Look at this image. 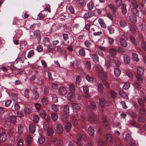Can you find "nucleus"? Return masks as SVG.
I'll list each match as a JSON object with an SVG mask.
<instances>
[{"mask_svg":"<svg viewBox=\"0 0 146 146\" xmlns=\"http://www.w3.org/2000/svg\"><path fill=\"white\" fill-rule=\"evenodd\" d=\"M86 138L85 135L78 134L76 136V144L78 146H83V143L82 140L85 141Z\"/></svg>","mask_w":146,"mask_h":146,"instance_id":"nucleus-1","label":"nucleus"},{"mask_svg":"<svg viewBox=\"0 0 146 146\" xmlns=\"http://www.w3.org/2000/svg\"><path fill=\"white\" fill-rule=\"evenodd\" d=\"M125 34H122V37L119 40V42L121 45L124 47H126L127 45V42L124 38H125Z\"/></svg>","mask_w":146,"mask_h":146,"instance_id":"nucleus-2","label":"nucleus"},{"mask_svg":"<svg viewBox=\"0 0 146 146\" xmlns=\"http://www.w3.org/2000/svg\"><path fill=\"white\" fill-rule=\"evenodd\" d=\"M63 127L62 125L59 123L57 124L56 127V130L58 133L59 134L62 133L63 132Z\"/></svg>","mask_w":146,"mask_h":146,"instance_id":"nucleus-3","label":"nucleus"},{"mask_svg":"<svg viewBox=\"0 0 146 146\" xmlns=\"http://www.w3.org/2000/svg\"><path fill=\"white\" fill-rule=\"evenodd\" d=\"M137 74L140 75L141 76L143 75L144 74V69L141 66H138L137 68Z\"/></svg>","mask_w":146,"mask_h":146,"instance_id":"nucleus-4","label":"nucleus"},{"mask_svg":"<svg viewBox=\"0 0 146 146\" xmlns=\"http://www.w3.org/2000/svg\"><path fill=\"white\" fill-rule=\"evenodd\" d=\"M7 138L6 134L4 132L0 133V142H3L6 141Z\"/></svg>","mask_w":146,"mask_h":146,"instance_id":"nucleus-5","label":"nucleus"},{"mask_svg":"<svg viewBox=\"0 0 146 146\" xmlns=\"http://www.w3.org/2000/svg\"><path fill=\"white\" fill-rule=\"evenodd\" d=\"M59 92L60 94L62 95H64L67 93V89L64 86H62L60 87Z\"/></svg>","mask_w":146,"mask_h":146,"instance_id":"nucleus-6","label":"nucleus"},{"mask_svg":"<svg viewBox=\"0 0 146 146\" xmlns=\"http://www.w3.org/2000/svg\"><path fill=\"white\" fill-rule=\"evenodd\" d=\"M33 35L37 39L38 41L41 40L40 32L39 30H36L33 32Z\"/></svg>","mask_w":146,"mask_h":146,"instance_id":"nucleus-7","label":"nucleus"},{"mask_svg":"<svg viewBox=\"0 0 146 146\" xmlns=\"http://www.w3.org/2000/svg\"><path fill=\"white\" fill-rule=\"evenodd\" d=\"M99 104L102 107L108 105V103H106L104 98H100L99 99Z\"/></svg>","mask_w":146,"mask_h":146,"instance_id":"nucleus-8","label":"nucleus"},{"mask_svg":"<svg viewBox=\"0 0 146 146\" xmlns=\"http://www.w3.org/2000/svg\"><path fill=\"white\" fill-rule=\"evenodd\" d=\"M107 29L110 34H112L114 33L115 27L114 25H109Z\"/></svg>","mask_w":146,"mask_h":146,"instance_id":"nucleus-9","label":"nucleus"},{"mask_svg":"<svg viewBox=\"0 0 146 146\" xmlns=\"http://www.w3.org/2000/svg\"><path fill=\"white\" fill-rule=\"evenodd\" d=\"M36 125L34 123L31 124L29 126V130L32 133H34L36 130Z\"/></svg>","mask_w":146,"mask_h":146,"instance_id":"nucleus-10","label":"nucleus"},{"mask_svg":"<svg viewBox=\"0 0 146 146\" xmlns=\"http://www.w3.org/2000/svg\"><path fill=\"white\" fill-rule=\"evenodd\" d=\"M39 115L42 118H44L46 115V113L43 109H41L38 111Z\"/></svg>","mask_w":146,"mask_h":146,"instance_id":"nucleus-11","label":"nucleus"},{"mask_svg":"<svg viewBox=\"0 0 146 146\" xmlns=\"http://www.w3.org/2000/svg\"><path fill=\"white\" fill-rule=\"evenodd\" d=\"M98 21L102 27L104 28H105L106 27V25L103 19L101 18H99L98 19Z\"/></svg>","mask_w":146,"mask_h":146,"instance_id":"nucleus-12","label":"nucleus"},{"mask_svg":"<svg viewBox=\"0 0 146 146\" xmlns=\"http://www.w3.org/2000/svg\"><path fill=\"white\" fill-rule=\"evenodd\" d=\"M128 26L129 27L130 31L132 33L134 34L136 33V30L133 25L129 24L128 25Z\"/></svg>","mask_w":146,"mask_h":146,"instance_id":"nucleus-13","label":"nucleus"},{"mask_svg":"<svg viewBox=\"0 0 146 146\" xmlns=\"http://www.w3.org/2000/svg\"><path fill=\"white\" fill-rule=\"evenodd\" d=\"M123 61L126 64H128L130 61V60L129 57L126 54H124L123 56Z\"/></svg>","mask_w":146,"mask_h":146,"instance_id":"nucleus-14","label":"nucleus"},{"mask_svg":"<svg viewBox=\"0 0 146 146\" xmlns=\"http://www.w3.org/2000/svg\"><path fill=\"white\" fill-rule=\"evenodd\" d=\"M51 117L53 121H56L58 119V116L57 113H53L51 115Z\"/></svg>","mask_w":146,"mask_h":146,"instance_id":"nucleus-15","label":"nucleus"},{"mask_svg":"<svg viewBox=\"0 0 146 146\" xmlns=\"http://www.w3.org/2000/svg\"><path fill=\"white\" fill-rule=\"evenodd\" d=\"M32 111L31 108L25 107L24 109V112L26 115H28Z\"/></svg>","mask_w":146,"mask_h":146,"instance_id":"nucleus-16","label":"nucleus"},{"mask_svg":"<svg viewBox=\"0 0 146 146\" xmlns=\"http://www.w3.org/2000/svg\"><path fill=\"white\" fill-rule=\"evenodd\" d=\"M108 7L112 11L113 13H114L115 12L116 10V8L115 6L110 4L108 5Z\"/></svg>","mask_w":146,"mask_h":146,"instance_id":"nucleus-17","label":"nucleus"},{"mask_svg":"<svg viewBox=\"0 0 146 146\" xmlns=\"http://www.w3.org/2000/svg\"><path fill=\"white\" fill-rule=\"evenodd\" d=\"M88 132L90 136H93L94 134V128L92 127H89L88 129Z\"/></svg>","mask_w":146,"mask_h":146,"instance_id":"nucleus-18","label":"nucleus"},{"mask_svg":"<svg viewBox=\"0 0 146 146\" xmlns=\"http://www.w3.org/2000/svg\"><path fill=\"white\" fill-rule=\"evenodd\" d=\"M119 25L120 27L123 28L127 25V23L126 22L123 20L121 19L119 21Z\"/></svg>","mask_w":146,"mask_h":146,"instance_id":"nucleus-19","label":"nucleus"},{"mask_svg":"<svg viewBox=\"0 0 146 146\" xmlns=\"http://www.w3.org/2000/svg\"><path fill=\"white\" fill-rule=\"evenodd\" d=\"M130 20L133 23H135L137 22V18L134 15H131L129 17Z\"/></svg>","mask_w":146,"mask_h":146,"instance_id":"nucleus-20","label":"nucleus"},{"mask_svg":"<svg viewBox=\"0 0 146 146\" xmlns=\"http://www.w3.org/2000/svg\"><path fill=\"white\" fill-rule=\"evenodd\" d=\"M71 106L74 109L79 110L80 109L79 105L78 104L75 103H72Z\"/></svg>","mask_w":146,"mask_h":146,"instance_id":"nucleus-21","label":"nucleus"},{"mask_svg":"<svg viewBox=\"0 0 146 146\" xmlns=\"http://www.w3.org/2000/svg\"><path fill=\"white\" fill-rule=\"evenodd\" d=\"M99 77L101 79L105 80L107 79V76L105 73H100L99 74Z\"/></svg>","mask_w":146,"mask_h":146,"instance_id":"nucleus-22","label":"nucleus"},{"mask_svg":"<svg viewBox=\"0 0 146 146\" xmlns=\"http://www.w3.org/2000/svg\"><path fill=\"white\" fill-rule=\"evenodd\" d=\"M52 109L55 112H57L58 111L60 106L57 105L53 104L51 106Z\"/></svg>","mask_w":146,"mask_h":146,"instance_id":"nucleus-23","label":"nucleus"},{"mask_svg":"<svg viewBox=\"0 0 146 146\" xmlns=\"http://www.w3.org/2000/svg\"><path fill=\"white\" fill-rule=\"evenodd\" d=\"M119 94L121 96L124 98L128 99V96L126 93L122 90L119 91Z\"/></svg>","mask_w":146,"mask_h":146,"instance_id":"nucleus-24","label":"nucleus"},{"mask_svg":"<svg viewBox=\"0 0 146 146\" xmlns=\"http://www.w3.org/2000/svg\"><path fill=\"white\" fill-rule=\"evenodd\" d=\"M126 5L125 4H123L121 6V12L123 15H125L127 13V9L126 8Z\"/></svg>","mask_w":146,"mask_h":146,"instance_id":"nucleus-25","label":"nucleus"},{"mask_svg":"<svg viewBox=\"0 0 146 146\" xmlns=\"http://www.w3.org/2000/svg\"><path fill=\"white\" fill-rule=\"evenodd\" d=\"M69 117L66 114H64L62 115V121L63 122H65L68 121Z\"/></svg>","mask_w":146,"mask_h":146,"instance_id":"nucleus-26","label":"nucleus"},{"mask_svg":"<svg viewBox=\"0 0 146 146\" xmlns=\"http://www.w3.org/2000/svg\"><path fill=\"white\" fill-rule=\"evenodd\" d=\"M94 7V5L92 1H90L87 4V7L89 11H91L93 8Z\"/></svg>","mask_w":146,"mask_h":146,"instance_id":"nucleus-27","label":"nucleus"},{"mask_svg":"<svg viewBox=\"0 0 146 146\" xmlns=\"http://www.w3.org/2000/svg\"><path fill=\"white\" fill-rule=\"evenodd\" d=\"M68 99L70 101H74V95L72 93H68Z\"/></svg>","mask_w":146,"mask_h":146,"instance_id":"nucleus-28","label":"nucleus"},{"mask_svg":"<svg viewBox=\"0 0 146 146\" xmlns=\"http://www.w3.org/2000/svg\"><path fill=\"white\" fill-rule=\"evenodd\" d=\"M72 127V125L70 122L67 123L65 125V129L66 131H70Z\"/></svg>","mask_w":146,"mask_h":146,"instance_id":"nucleus-29","label":"nucleus"},{"mask_svg":"<svg viewBox=\"0 0 146 146\" xmlns=\"http://www.w3.org/2000/svg\"><path fill=\"white\" fill-rule=\"evenodd\" d=\"M92 58L94 62L95 63H97L98 62V57L96 54H92Z\"/></svg>","mask_w":146,"mask_h":146,"instance_id":"nucleus-30","label":"nucleus"},{"mask_svg":"<svg viewBox=\"0 0 146 146\" xmlns=\"http://www.w3.org/2000/svg\"><path fill=\"white\" fill-rule=\"evenodd\" d=\"M114 73L115 76H118L120 75L121 71L119 68H116L114 70Z\"/></svg>","mask_w":146,"mask_h":146,"instance_id":"nucleus-31","label":"nucleus"},{"mask_svg":"<svg viewBox=\"0 0 146 146\" xmlns=\"http://www.w3.org/2000/svg\"><path fill=\"white\" fill-rule=\"evenodd\" d=\"M95 69L96 71L99 73H102L103 71L102 68L99 65H96V66Z\"/></svg>","mask_w":146,"mask_h":146,"instance_id":"nucleus-32","label":"nucleus"},{"mask_svg":"<svg viewBox=\"0 0 146 146\" xmlns=\"http://www.w3.org/2000/svg\"><path fill=\"white\" fill-rule=\"evenodd\" d=\"M26 140L27 144H30L32 142V136L30 135H28L26 137Z\"/></svg>","mask_w":146,"mask_h":146,"instance_id":"nucleus-33","label":"nucleus"},{"mask_svg":"<svg viewBox=\"0 0 146 146\" xmlns=\"http://www.w3.org/2000/svg\"><path fill=\"white\" fill-rule=\"evenodd\" d=\"M23 128L22 126L19 125L18 126V132L20 134H22L23 133Z\"/></svg>","mask_w":146,"mask_h":146,"instance_id":"nucleus-34","label":"nucleus"},{"mask_svg":"<svg viewBox=\"0 0 146 146\" xmlns=\"http://www.w3.org/2000/svg\"><path fill=\"white\" fill-rule=\"evenodd\" d=\"M9 119L10 122L13 124H15L17 121L16 117L13 115L11 116Z\"/></svg>","mask_w":146,"mask_h":146,"instance_id":"nucleus-35","label":"nucleus"},{"mask_svg":"<svg viewBox=\"0 0 146 146\" xmlns=\"http://www.w3.org/2000/svg\"><path fill=\"white\" fill-rule=\"evenodd\" d=\"M133 86L135 90H139L141 88V86L138 83L135 82L133 84Z\"/></svg>","mask_w":146,"mask_h":146,"instance_id":"nucleus-36","label":"nucleus"},{"mask_svg":"<svg viewBox=\"0 0 146 146\" xmlns=\"http://www.w3.org/2000/svg\"><path fill=\"white\" fill-rule=\"evenodd\" d=\"M33 89L34 90V91H33L34 98L35 99H37L39 96V94L36 90V87H35L34 88H33Z\"/></svg>","mask_w":146,"mask_h":146,"instance_id":"nucleus-37","label":"nucleus"},{"mask_svg":"<svg viewBox=\"0 0 146 146\" xmlns=\"http://www.w3.org/2000/svg\"><path fill=\"white\" fill-rule=\"evenodd\" d=\"M132 58L133 60H135L136 62H138L139 61V59L138 57L137 54L133 53H132Z\"/></svg>","mask_w":146,"mask_h":146,"instance_id":"nucleus-38","label":"nucleus"},{"mask_svg":"<svg viewBox=\"0 0 146 146\" xmlns=\"http://www.w3.org/2000/svg\"><path fill=\"white\" fill-rule=\"evenodd\" d=\"M48 102L47 98L45 97H43L41 99V103L43 105H46Z\"/></svg>","mask_w":146,"mask_h":146,"instance_id":"nucleus-39","label":"nucleus"},{"mask_svg":"<svg viewBox=\"0 0 146 146\" xmlns=\"http://www.w3.org/2000/svg\"><path fill=\"white\" fill-rule=\"evenodd\" d=\"M130 39L132 43L134 45H136L137 44V42L135 38L133 36H131L130 37Z\"/></svg>","mask_w":146,"mask_h":146,"instance_id":"nucleus-40","label":"nucleus"},{"mask_svg":"<svg viewBox=\"0 0 146 146\" xmlns=\"http://www.w3.org/2000/svg\"><path fill=\"white\" fill-rule=\"evenodd\" d=\"M110 52L112 56H115L117 54L116 50L114 48H111L110 50Z\"/></svg>","mask_w":146,"mask_h":146,"instance_id":"nucleus-41","label":"nucleus"},{"mask_svg":"<svg viewBox=\"0 0 146 146\" xmlns=\"http://www.w3.org/2000/svg\"><path fill=\"white\" fill-rule=\"evenodd\" d=\"M104 88V87L102 84H99L98 85V92L102 93L103 91Z\"/></svg>","mask_w":146,"mask_h":146,"instance_id":"nucleus-42","label":"nucleus"},{"mask_svg":"<svg viewBox=\"0 0 146 146\" xmlns=\"http://www.w3.org/2000/svg\"><path fill=\"white\" fill-rule=\"evenodd\" d=\"M52 97V101L54 103H56L58 102V98L57 96L53 94L51 95Z\"/></svg>","mask_w":146,"mask_h":146,"instance_id":"nucleus-43","label":"nucleus"},{"mask_svg":"<svg viewBox=\"0 0 146 146\" xmlns=\"http://www.w3.org/2000/svg\"><path fill=\"white\" fill-rule=\"evenodd\" d=\"M131 3L133 7L135 8L138 7V5L137 3L136 0H131Z\"/></svg>","mask_w":146,"mask_h":146,"instance_id":"nucleus-44","label":"nucleus"},{"mask_svg":"<svg viewBox=\"0 0 146 146\" xmlns=\"http://www.w3.org/2000/svg\"><path fill=\"white\" fill-rule=\"evenodd\" d=\"M69 89L70 91L72 93H74L75 91V86L73 84H71L69 85Z\"/></svg>","mask_w":146,"mask_h":146,"instance_id":"nucleus-45","label":"nucleus"},{"mask_svg":"<svg viewBox=\"0 0 146 146\" xmlns=\"http://www.w3.org/2000/svg\"><path fill=\"white\" fill-rule=\"evenodd\" d=\"M54 133V131L52 128H50L48 129L47 134L49 136L52 135Z\"/></svg>","mask_w":146,"mask_h":146,"instance_id":"nucleus-46","label":"nucleus"},{"mask_svg":"<svg viewBox=\"0 0 146 146\" xmlns=\"http://www.w3.org/2000/svg\"><path fill=\"white\" fill-rule=\"evenodd\" d=\"M33 121L35 123H37L39 119V116L36 115H35L33 116Z\"/></svg>","mask_w":146,"mask_h":146,"instance_id":"nucleus-47","label":"nucleus"},{"mask_svg":"<svg viewBox=\"0 0 146 146\" xmlns=\"http://www.w3.org/2000/svg\"><path fill=\"white\" fill-rule=\"evenodd\" d=\"M130 84L129 83H125L123 87V88L124 90H126L128 89L130 86Z\"/></svg>","mask_w":146,"mask_h":146,"instance_id":"nucleus-48","label":"nucleus"},{"mask_svg":"<svg viewBox=\"0 0 146 146\" xmlns=\"http://www.w3.org/2000/svg\"><path fill=\"white\" fill-rule=\"evenodd\" d=\"M137 8H132L131 9V11L133 14L132 15H134L136 14V15L137 14L138 11L137 9Z\"/></svg>","mask_w":146,"mask_h":146,"instance_id":"nucleus-49","label":"nucleus"},{"mask_svg":"<svg viewBox=\"0 0 146 146\" xmlns=\"http://www.w3.org/2000/svg\"><path fill=\"white\" fill-rule=\"evenodd\" d=\"M126 74L130 78H132L133 77V74L130 71L127 70L126 72Z\"/></svg>","mask_w":146,"mask_h":146,"instance_id":"nucleus-50","label":"nucleus"},{"mask_svg":"<svg viewBox=\"0 0 146 146\" xmlns=\"http://www.w3.org/2000/svg\"><path fill=\"white\" fill-rule=\"evenodd\" d=\"M63 110L66 113H68L69 111V107L67 105H66L64 107Z\"/></svg>","mask_w":146,"mask_h":146,"instance_id":"nucleus-51","label":"nucleus"},{"mask_svg":"<svg viewBox=\"0 0 146 146\" xmlns=\"http://www.w3.org/2000/svg\"><path fill=\"white\" fill-rule=\"evenodd\" d=\"M86 78L87 81L90 83H92L93 82L94 79L93 78L90 76H87Z\"/></svg>","mask_w":146,"mask_h":146,"instance_id":"nucleus-52","label":"nucleus"},{"mask_svg":"<svg viewBox=\"0 0 146 146\" xmlns=\"http://www.w3.org/2000/svg\"><path fill=\"white\" fill-rule=\"evenodd\" d=\"M106 138L107 140L110 142H112L113 141V139L111 134H107L106 135Z\"/></svg>","mask_w":146,"mask_h":146,"instance_id":"nucleus-53","label":"nucleus"},{"mask_svg":"<svg viewBox=\"0 0 146 146\" xmlns=\"http://www.w3.org/2000/svg\"><path fill=\"white\" fill-rule=\"evenodd\" d=\"M34 54V51L33 50H31L28 52L27 57L29 58H31Z\"/></svg>","mask_w":146,"mask_h":146,"instance_id":"nucleus-54","label":"nucleus"},{"mask_svg":"<svg viewBox=\"0 0 146 146\" xmlns=\"http://www.w3.org/2000/svg\"><path fill=\"white\" fill-rule=\"evenodd\" d=\"M141 46L143 50H146V42H145L142 41L141 44Z\"/></svg>","mask_w":146,"mask_h":146,"instance_id":"nucleus-55","label":"nucleus"},{"mask_svg":"<svg viewBox=\"0 0 146 146\" xmlns=\"http://www.w3.org/2000/svg\"><path fill=\"white\" fill-rule=\"evenodd\" d=\"M90 107L92 109H94L96 107V104L94 102H90Z\"/></svg>","mask_w":146,"mask_h":146,"instance_id":"nucleus-56","label":"nucleus"},{"mask_svg":"<svg viewBox=\"0 0 146 146\" xmlns=\"http://www.w3.org/2000/svg\"><path fill=\"white\" fill-rule=\"evenodd\" d=\"M138 102L140 105L142 107L144 106V103L143 101L141 99L139 98L138 100Z\"/></svg>","mask_w":146,"mask_h":146,"instance_id":"nucleus-57","label":"nucleus"},{"mask_svg":"<svg viewBox=\"0 0 146 146\" xmlns=\"http://www.w3.org/2000/svg\"><path fill=\"white\" fill-rule=\"evenodd\" d=\"M85 66L87 69H90L91 68V64L90 62L88 61L86 62Z\"/></svg>","mask_w":146,"mask_h":146,"instance_id":"nucleus-58","label":"nucleus"},{"mask_svg":"<svg viewBox=\"0 0 146 146\" xmlns=\"http://www.w3.org/2000/svg\"><path fill=\"white\" fill-rule=\"evenodd\" d=\"M115 4L118 6H120L122 4V0H115Z\"/></svg>","mask_w":146,"mask_h":146,"instance_id":"nucleus-59","label":"nucleus"},{"mask_svg":"<svg viewBox=\"0 0 146 146\" xmlns=\"http://www.w3.org/2000/svg\"><path fill=\"white\" fill-rule=\"evenodd\" d=\"M81 80V78L80 76H77L76 78V84H79Z\"/></svg>","mask_w":146,"mask_h":146,"instance_id":"nucleus-60","label":"nucleus"},{"mask_svg":"<svg viewBox=\"0 0 146 146\" xmlns=\"http://www.w3.org/2000/svg\"><path fill=\"white\" fill-rule=\"evenodd\" d=\"M140 76L141 75L137 74L136 76V77L139 82H142L143 81V79Z\"/></svg>","mask_w":146,"mask_h":146,"instance_id":"nucleus-61","label":"nucleus"},{"mask_svg":"<svg viewBox=\"0 0 146 146\" xmlns=\"http://www.w3.org/2000/svg\"><path fill=\"white\" fill-rule=\"evenodd\" d=\"M125 51V49L121 47H119L117 50L118 52L121 54H123L124 52Z\"/></svg>","mask_w":146,"mask_h":146,"instance_id":"nucleus-62","label":"nucleus"},{"mask_svg":"<svg viewBox=\"0 0 146 146\" xmlns=\"http://www.w3.org/2000/svg\"><path fill=\"white\" fill-rule=\"evenodd\" d=\"M49 125L48 123H44L43 125V129L44 130H47L48 128H49Z\"/></svg>","mask_w":146,"mask_h":146,"instance_id":"nucleus-63","label":"nucleus"},{"mask_svg":"<svg viewBox=\"0 0 146 146\" xmlns=\"http://www.w3.org/2000/svg\"><path fill=\"white\" fill-rule=\"evenodd\" d=\"M111 97L113 98H115L117 96V94L114 91H111L110 92Z\"/></svg>","mask_w":146,"mask_h":146,"instance_id":"nucleus-64","label":"nucleus"}]
</instances>
